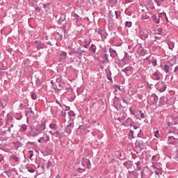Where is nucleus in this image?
I'll list each match as a JSON object with an SVG mask.
<instances>
[{
    "mask_svg": "<svg viewBox=\"0 0 178 178\" xmlns=\"http://www.w3.org/2000/svg\"><path fill=\"white\" fill-rule=\"evenodd\" d=\"M35 127L39 134H42L47 130V121H43L40 124H38Z\"/></svg>",
    "mask_w": 178,
    "mask_h": 178,
    "instance_id": "f257e3e1",
    "label": "nucleus"
},
{
    "mask_svg": "<svg viewBox=\"0 0 178 178\" xmlns=\"http://www.w3.org/2000/svg\"><path fill=\"white\" fill-rule=\"evenodd\" d=\"M155 87L156 90L159 91V92H165V91H166V89L168 88V86L164 81L157 82V83H156L155 85Z\"/></svg>",
    "mask_w": 178,
    "mask_h": 178,
    "instance_id": "f03ea898",
    "label": "nucleus"
},
{
    "mask_svg": "<svg viewBox=\"0 0 178 178\" xmlns=\"http://www.w3.org/2000/svg\"><path fill=\"white\" fill-rule=\"evenodd\" d=\"M40 135V134L38 133V131H37V129L35 128V126H31L30 127V129L28 132V136L29 137H38V136Z\"/></svg>",
    "mask_w": 178,
    "mask_h": 178,
    "instance_id": "7ed1b4c3",
    "label": "nucleus"
},
{
    "mask_svg": "<svg viewBox=\"0 0 178 178\" xmlns=\"http://www.w3.org/2000/svg\"><path fill=\"white\" fill-rule=\"evenodd\" d=\"M113 106L117 109V111H120L122 109V102L120 99L118 97H114L113 99Z\"/></svg>",
    "mask_w": 178,
    "mask_h": 178,
    "instance_id": "20e7f679",
    "label": "nucleus"
},
{
    "mask_svg": "<svg viewBox=\"0 0 178 178\" xmlns=\"http://www.w3.org/2000/svg\"><path fill=\"white\" fill-rule=\"evenodd\" d=\"M81 165L84 168H82L83 170H86V168L87 169H91V163L90 162V159L87 158L82 159Z\"/></svg>",
    "mask_w": 178,
    "mask_h": 178,
    "instance_id": "39448f33",
    "label": "nucleus"
},
{
    "mask_svg": "<svg viewBox=\"0 0 178 178\" xmlns=\"http://www.w3.org/2000/svg\"><path fill=\"white\" fill-rule=\"evenodd\" d=\"M73 127H74V122H68V124L64 129L65 133H66V134L68 136H70V134H72V130H73Z\"/></svg>",
    "mask_w": 178,
    "mask_h": 178,
    "instance_id": "423d86ee",
    "label": "nucleus"
},
{
    "mask_svg": "<svg viewBox=\"0 0 178 178\" xmlns=\"http://www.w3.org/2000/svg\"><path fill=\"white\" fill-rule=\"evenodd\" d=\"M25 113L27 122H29V120L34 119V111H33V109L31 108H28Z\"/></svg>",
    "mask_w": 178,
    "mask_h": 178,
    "instance_id": "0eeeda50",
    "label": "nucleus"
},
{
    "mask_svg": "<svg viewBox=\"0 0 178 178\" xmlns=\"http://www.w3.org/2000/svg\"><path fill=\"white\" fill-rule=\"evenodd\" d=\"M158 97L156 94H152L149 98V105H156L158 104Z\"/></svg>",
    "mask_w": 178,
    "mask_h": 178,
    "instance_id": "6e6552de",
    "label": "nucleus"
},
{
    "mask_svg": "<svg viewBox=\"0 0 178 178\" xmlns=\"http://www.w3.org/2000/svg\"><path fill=\"white\" fill-rule=\"evenodd\" d=\"M168 144L171 145H177L178 138L173 136H169L167 141Z\"/></svg>",
    "mask_w": 178,
    "mask_h": 178,
    "instance_id": "1a4fd4ad",
    "label": "nucleus"
},
{
    "mask_svg": "<svg viewBox=\"0 0 178 178\" xmlns=\"http://www.w3.org/2000/svg\"><path fill=\"white\" fill-rule=\"evenodd\" d=\"M68 116H69V122L70 123H74V119H76V113H74V111H70L68 112Z\"/></svg>",
    "mask_w": 178,
    "mask_h": 178,
    "instance_id": "9d476101",
    "label": "nucleus"
},
{
    "mask_svg": "<svg viewBox=\"0 0 178 178\" xmlns=\"http://www.w3.org/2000/svg\"><path fill=\"white\" fill-rule=\"evenodd\" d=\"M5 127H13V118H8L6 119V126Z\"/></svg>",
    "mask_w": 178,
    "mask_h": 178,
    "instance_id": "9b49d317",
    "label": "nucleus"
},
{
    "mask_svg": "<svg viewBox=\"0 0 178 178\" xmlns=\"http://www.w3.org/2000/svg\"><path fill=\"white\" fill-rule=\"evenodd\" d=\"M35 44L36 46L37 49H44V48H47L45 44H44L40 40H35Z\"/></svg>",
    "mask_w": 178,
    "mask_h": 178,
    "instance_id": "f8f14e48",
    "label": "nucleus"
},
{
    "mask_svg": "<svg viewBox=\"0 0 178 178\" xmlns=\"http://www.w3.org/2000/svg\"><path fill=\"white\" fill-rule=\"evenodd\" d=\"M133 126V119L128 118L125 121L122 122V126Z\"/></svg>",
    "mask_w": 178,
    "mask_h": 178,
    "instance_id": "ddd939ff",
    "label": "nucleus"
},
{
    "mask_svg": "<svg viewBox=\"0 0 178 178\" xmlns=\"http://www.w3.org/2000/svg\"><path fill=\"white\" fill-rule=\"evenodd\" d=\"M97 33L99 34V35H101L102 40H105L106 38V32H105V31L99 29L97 31Z\"/></svg>",
    "mask_w": 178,
    "mask_h": 178,
    "instance_id": "4468645a",
    "label": "nucleus"
},
{
    "mask_svg": "<svg viewBox=\"0 0 178 178\" xmlns=\"http://www.w3.org/2000/svg\"><path fill=\"white\" fill-rule=\"evenodd\" d=\"M66 58H67V53L63 51L60 54L59 62H65V60H66Z\"/></svg>",
    "mask_w": 178,
    "mask_h": 178,
    "instance_id": "2eb2a0df",
    "label": "nucleus"
},
{
    "mask_svg": "<svg viewBox=\"0 0 178 178\" xmlns=\"http://www.w3.org/2000/svg\"><path fill=\"white\" fill-rule=\"evenodd\" d=\"M54 136L55 137H56V138L60 139V138H63L65 134L59 131H56V132H54Z\"/></svg>",
    "mask_w": 178,
    "mask_h": 178,
    "instance_id": "dca6fc26",
    "label": "nucleus"
},
{
    "mask_svg": "<svg viewBox=\"0 0 178 178\" xmlns=\"http://www.w3.org/2000/svg\"><path fill=\"white\" fill-rule=\"evenodd\" d=\"M41 140L43 141V143H48L49 141V136H48L47 134H43L42 136L40 137Z\"/></svg>",
    "mask_w": 178,
    "mask_h": 178,
    "instance_id": "f3484780",
    "label": "nucleus"
},
{
    "mask_svg": "<svg viewBox=\"0 0 178 178\" xmlns=\"http://www.w3.org/2000/svg\"><path fill=\"white\" fill-rule=\"evenodd\" d=\"M122 102H124V104L129 105V104H130L131 99L130 98H129V97H127V95H126V96L122 97Z\"/></svg>",
    "mask_w": 178,
    "mask_h": 178,
    "instance_id": "a211bd4d",
    "label": "nucleus"
},
{
    "mask_svg": "<svg viewBox=\"0 0 178 178\" xmlns=\"http://www.w3.org/2000/svg\"><path fill=\"white\" fill-rule=\"evenodd\" d=\"M121 70H122V72L125 73V74H127V72H133L134 68H133V67L128 66Z\"/></svg>",
    "mask_w": 178,
    "mask_h": 178,
    "instance_id": "6ab92c4d",
    "label": "nucleus"
},
{
    "mask_svg": "<svg viewBox=\"0 0 178 178\" xmlns=\"http://www.w3.org/2000/svg\"><path fill=\"white\" fill-rule=\"evenodd\" d=\"M110 6L114 8V6L118 3V0H107Z\"/></svg>",
    "mask_w": 178,
    "mask_h": 178,
    "instance_id": "aec40b11",
    "label": "nucleus"
},
{
    "mask_svg": "<svg viewBox=\"0 0 178 178\" xmlns=\"http://www.w3.org/2000/svg\"><path fill=\"white\" fill-rule=\"evenodd\" d=\"M109 55L108 54H105L103 56L102 58L104 59L103 63H108L109 62Z\"/></svg>",
    "mask_w": 178,
    "mask_h": 178,
    "instance_id": "412c9836",
    "label": "nucleus"
},
{
    "mask_svg": "<svg viewBox=\"0 0 178 178\" xmlns=\"http://www.w3.org/2000/svg\"><path fill=\"white\" fill-rule=\"evenodd\" d=\"M89 51H90V52H93V54H95L97 52V46H95V44H91Z\"/></svg>",
    "mask_w": 178,
    "mask_h": 178,
    "instance_id": "4be33fe9",
    "label": "nucleus"
},
{
    "mask_svg": "<svg viewBox=\"0 0 178 178\" xmlns=\"http://www.w3.org/2000/svg\"><path fill=\"white\" fill-rule=\"evenodd\" d=\"M127 62H129V59L126 58L125 57L120 60V63L123 65V66H124V65H127Z\"/></svg>",
    "mask_w": 178,
    "mask_h": 178,
    "instance_id": "5701e85b",
    "label": "nucleus"
},
{
    "mask_svg": "<svg viewBox=\"0 0 178 178\" xmlns=\"http://www.w3.org/2000/svg\"><path fill=\"white\" fill-rule=\"evenodd\" d=\"M167 44L169 47V49L173 50V49L175 48V42L172 41H168Z\"/></svg>",
    "mask_w": 178,
    "mask_h": 178,
    "instance_id": "b1692460",
    "label": "nucleus"
},
{
    "mask_svg": "<svg viewBox=\"0 0 178 178\" xmlns=\"http://www.w3.org/2000/svg\"><path fill=\"white\" fill-rule=\"evenodd\" d=\"M154 173L158 177H160L159 175H162V168H156V170H154Z\"/></svg>",
    "mask_w": 178,
    "mask_h": 178,
    "instance_id": "393cba45",
    "label": "nucleus"
},
{
    "mask_svg": "<svg viewBox=\"0 0 178 178\" xmlns=\"http://www.w3.org/2000/svg\"><path fill=\"white\" fill-rule=\"evenodd\" d=\"M152 19L157 24H159L161 23V19L158 18L156 15H152Z\"/></svg>",
    "mask_w": 178,
    "mask_h": 178,
    "instance_id": "a878e982",
    "label": "nucleus"
},
{
    "mask_svg": "<svg viewBox=\"0 0 178 178\" xmlns=\"http://www.w3.org/2000/svg\"><path fill=\"white\" fill-rule=\"evenodd\" d=\"M139 50L140 51L141 56H145V55H147V52H145V50H144V48H143V47L140 46Z\"/></svg>",
    "mask_w": 178,
    "mask_h": 178,
    "instance_id": "bb28decb",
    "label": "nucleus"
},
{
    "mask_svg": "<svg viewBox=\"0 0 178 178\" xmlns=\"http://www.w3.org/2000/svg\"><path fill=\"white\" fill-rule=\"evenodd\" d=\"M163 70H164L165 73H169L170 70H172V68H170V66H169L168 65H165Z\"/></svg>",
    "mask_w": 178,
    "mask_h": 178,
    "instance_id": "cd10ccee",
    "label": "nucleus"
},
{
    "mask_svg": "<svg viewBox=\"0 0 178 178\" xmlns=\"http://www.w3.org/2000/svg\"><path fill=\"white\" fill-rule=\"evenodd\" d=\"M135 165H136V170H138V171L141 170V169H142L141 162L138 161V162L135 163Z\"/></svg>",
    "mask_w": 178,
    "mask_h": 178,
    "instance_id": "c85d7f7f",
    "label": "nucleus"
},
{
    "mask_svg": "<svg viewBox=\"0 0 178 178\" xmlns=\"http://www.w3.org/2000/svg\"><path fill=\"white\" fill-rule=\"evenodd\" d=\"M126 120V116L122 115V117H119L117 120H118V122H120V123H122V124H123V122H124V120Z\"/></svg>",
    "mask_w": 178,
    "mask_h": 178,
    "instance_id": "c756f323",
    "label": "nucleus"
},
{
    "mask_svg": "<svg viewBox=\"0 0 178 178\" xmlns=\"http://www.w3.org/2000/svg\"><path fill=\"white\" fill-rule=\"evenodd\" d=\"M66 20V15H60V19L58 20V23L60 24L61 22H65Z\"/></svg>",
    "mask_w": 178,
    "mask_h": 178,
    "instance_id": "7c9ffc66",
    "label": "nucleus"
},
{
    "mask_svg": "<svg viewBox=\"0 0 178 178\" xmlns=\"http://www.w3.org/2000/svg\"><path fill=\"white\" fill-rule=\"evenodd\" d=\"M160 102L161 104H162V105H165V104H166V98L165 97V96H162L161 97H160Z\"/></svg>",
    "mask_w": 178,
    "mask_h": 178,
    "instance_id": "2f4dec72",
    "label": "nucleus"
},
{
    "mask_svg": "<svg viewBox=\"0 0 178 178\" xmlns=\"http://www.w3.org/2000/svg\"><path fill=\"white\" fill-rule=\"evenodd\" d=\"M21 128H22V133H26V131H27V125H26V124H23L21 126Z\"/></svg>",
    "mask_w": 178,
    "mask_h": 178,
    "instance_id": "473e14b6",
    "label": "nucleus"
},
{
    "mask_svg": "<svg viewBox=\"0 0 178 178\" xmlns=\"http://www.w3.org/2000/svg\"><path fill=\"white\" fill-rule=\"evenodd\" d=\"M154 2H156L157 6H161L162 3H163V0H154Z\"/></svg>",
    "mask_w": 178,
    "mask_h": 178,
    "instance_id": "72a5a7b5",
    "label": "nucleus"
},
{
    "mask_svg": "<svg viewBox=\"0 0 178 178\" xmlns=\"http://www.w3.org/2000/svg\"><path fill=\"white\" fill-rule=\"evenodd\" d=\"M134 131H133V130H130V131L128 134L129 138H134Z\"/></svg>",
    "mask_w": 178,
    "mask_h": 178,
    "instance_id": "f704fd0d",
    "label": "nucleus"
},
{
    "mask_svg": "<svg viewBox=\"0 0 178 178\" xmlns=\"http://www.w3.org/2000/svg\"><path fill=\"white\" fill-rule=\"evenodd\" d=\"M72 16L73 17H76V22H79V15H77L76 13H74V12H72Z\"/></svg>",
    "mask_w": 178,
    "mask_h": 178,
    "instance_id": "c9c22d12",
    "label": "nucleus"
},
{
    "mask_svg": "<svg viewBox=\"0 0 178 178\" xmlns=\"http://www.w3.org/2000/svg\"><path fill=\"white\" fill-rule=\"evenodd\" d=\"M125 26L126 27H131V26H133V23H131V22L127 21L125 22Z\"/></svg>",
    "mask_w": 178,
    "mask_h": 178,
    "instance_id": "e433bc0d",
    "label": "nucleus"
},
{
    "mask_svg": "<svg viewBox=\"0 0 178 178\" xmlns=\"http://www.w3.org/2000/svg\"><path fill=\"white\" fill-rule=\"evenodd\" d=\"M29 152V159L33 161V159L31 158H33V156L34 155V152L33 150H30Z\"/></svg>",
    "mask_w": 178,
    "mask_h": 178,
    "instance_id": "4c0bfd02",
    "label": "nucleus"
},
{
    "mask_svg": "<svg viewBox=\"0 0 178 178\" xmlns=\"http://www.w3.org/2000/svg\"><path fill=\"white\" fill-rule=\"evenodd\" d=\"M56 83H58V84H60V83H62V76H59L58 78H57L56 79Z\"/></svg>",
    "mask_w": 178,
    "mask_h": 178,
    "instance_id": "58836bf2",
    "label": "nucleus"
},
{
    "mask_svg": "<svg viewBox=\"0 0 178 178\" xmlns=\"http://www.w3.org/2000/svg\"><path fill=\"white\" fill-rule=\"evenodd\" d=\"M47 154L52 155V152H54V149H52L51 148H48V149H47Z\"/></svg>",
    "mask_w": 178,
    "mask_h": 178,
    "instance_id": "ea45409f",
    "label": "nucleus"
},
{
    "mask_svg": "<svg viewBox=\"0 0 178 178\" xmlns=\"http://www.w3.org/2000/svg\"><path fill=\"white\" fill-rule=\"evenodd\" d=\"M115 15L116 16V19H119L120 17V11H115Z\"/></svg>",
    "mask_w": 178,
    "mask_h": 178,
    "instance_id": "a19ab883",
    "label": "nucleus"
},
{
    "mask_svg": "<svg viewBox=\"0 0 178 178\" xmlns=\"http://www.w3.org/2000/svg\"><path fill=\"white\" fill-rule=\"evenodd\" d=\"M27 170H28V172H29L30 173H34V169H33V168H31V167H28V168H27Z\"/></svg>",
    "mask_w": 178,
    "mask_h": 178,
    "instance_id": "79ce46f5",
    "label": "nucleus"
},
{
    "mask_svg": "<svg viewBox=\"0 0 178 178\" xmlns=\"http://www.w3.org/2000/svg\"><path fill=\"white\" fill-rule=\"evenodd\" d=\"M43 8L45 9V10H48V9H49V3L44 4Z\"/></svg>",
    "mask_w": 178,
    "mask_h": 178,
    "instance_id": "37998d69",
    "label": "nucleus"
},
{
    "mask_svg": "<svg viewBox=\"0 0 178 178\" xmlns=\"http://www.w3.org/2000/svg\"><path fill=\"white\" fill-rule=\"evenodd\" d=\"M109 52L111 53V54H116V50L113 49L112 47H110Z\"/></svg>",
    "mask_w": 178,
    "mask_h": 178,
    "instance_id": "c03bdc74",
    "label": "nucleus"
},
{
    "mask_svg": "<svg viewBox=\"0 0 178 178\" xmlns=\"http://www.w3.org/2000/svg\"><path fill=\"white\" fill-rule=\"evenodd\" d=\"M84 48H88V47H90V42H87L86 40L84 41Z\"/></svg>",
    "mask_w": 178,
    "mask_h": 178,
    "instance_id": "a18cd8bd",
    "label": "nucleus"
},
{
    "mask_svg": "<svg viewBox=\"0 0 178 178\" xmlns=\"http://www.w3.org/2000/svg\"><path fill=\"white\" fill-rule=\"evenodd\" d=\"M154 137H156V138H159V131H156L154 132Z\"/></svg>",
    "mask_w": 178,
    "mask_h": 178,
    "instance_id": "49530a36",
    "label": "nucleus"
},
{
    "mask_svg": "<svg viewBox=\"0 0 178 178\" xmlns=\"http://www.w3.org/2000/svg\"><path fill=\"white\" fill-rule=\"evenodd\" d=\"M31 97L33 100L37 99V95L35 93H32Z\"/></svg>",
    "mask_w": 178,
    "mask_h": 178,
    "instance_id": "de8ad7c7",
    "label": "nucleus"
},
{
    "mask_svg": "<svg viewBox=\"0 0 178 178\" xmlns=\"http://www.w3.org/2000/svg\"><path fill=\"white\" fill-rule=\"evenodd\" d=\"M49 127V129H55L56 127V124H50Z\"/></svg>",
    "mask_w": 178,
    "mask_h": 178,
    "instance_id": "09e8293b",
    "label": "nucleus"
},
{
    "mask_svg": "<svg viewBox=\"0 0 178 178\" xmlns=\"http://www.w3.org/2000/svg\"><path fill=\"white\" fill-rule=\"evenodd\" d=\"M174 158H175V161H178V149L175 152Z\"/></svg>",
    "mask_w": 178,
    "mask_h": 178,
    "instance_id": "8fccbe9b",
    "label": "nucleus"
},
{
    "mask_svg": "<svg viewBox=\"0 0 178 178\" xmlns=\"http://www.w3.org/2000/svg\"><path fill=\"white\" fill-rule=\"evenodd\" d=\"M157 34H159V35H161V34H162V28L159 27L157 29Z\"/></svg>",
    "mask_w": 178,
    "mask_h": 178,
    "instance_id": "3c124183",
    "label": "nucleus"
},
{
    "mask_svg": "<svg viewBox=\"0 0 178 178\" xmlns=\"http://www.w3.org/2000/svg\"><path fill=\"white\" fill-rule=\"evenodd\" d=\"M37 87H40V84H41V82L40 81V79H36L35 81Z\"/></svg>",
    "mask_w": 178,
    "mask_h": 178,
    "instance_id": "603ef678",
    "label": "nucleus"
},
{
    "mask_svg": "<svg viewBox=\"0 0 178 178\" xmlns=\"http://www.w3.org/2000/svg\"><path fill=\"white\" fill-rule=\"evenodd\" d=\"M13 159H14V161H15V162H19V161H20V159L17 156H13Z\"/></svg>",
    "mask_w": 178,
    "mask_h": 178,
    "instance_id": "864d4df0",
    "label": "nucleus"
},
{
    "mask_svg": "<svg viewBox=\"0 0 178 178\" xmlns=\"http://www.w3.org/2000/svg\"><path fill=\"white\" fill-rule=\"evenodd\" d=\"M124 58H127L129 60V53L124 51Z\"/></svg>",
    "mask_w": 178,
    "mask_h": 178,
    "instance_id": "5fc2aeb1",
    "label": "nucleus"
},
{
    "mask_svg": "<svg viewBox=\"0 0 178 178\" xmlns=\"http://www.w3.org/2000/svg\"><path fill=\"white\" fill-rule=\"evenodd\" d=\"M107 79L108 80H109L110 83H113V80L112 79V77L110 75H108Z\"/></svg>",
    "mask_w": 178,
    "mask_h": 178,
    "instance_id": "6e6d98bb",
    "label": "nucleus"
},
{
    "mask_svg": "<svg viewBox=\"0 0 178 178\" xmlns=\"http://www.w3.org/2000/svg\"><path fill=\"white\" fill-rule=\"evenodd\" d=\"M1 104L3 106H6V99H3L1 101Z\"/></svg>",
    "mask_w": 178,
    "mask_h": 178,
    "instance_id": "4d7b16f0",
    "label": "nucleus"
},
{
    "mask_svg": "<svg viewBox=\"0 0 178 178\" xmlns=\"http://www.w3.org/2000/svg\"><path fill=\"white\" fill-rule=\"evenodd\" d=\"M61 115L65 118L66 116V110L62 111Z\"/></svg>",
    "mask_w": 178,
    "mask_h": 178,
    "instance_id": "13d9d810",
    "label": "nucleus"
},
{
    "mask_svg": "<svg viewBox=\"0 0 178 178\" xmlns=\"http://www.w3.org/2000/svg\"><path fill=\"white\" fill-rule=\"evenodd\" d=\"M152 66H156L158 63H156V60H154L152 62Z\"/></svg>",
    "mask_w": 178,
    "mask_h": 178,
    "instance_id": "bf43d9fd",
    "label": "nucleus"
},
{
    "mask_svg": "<svg viewBox=\"0 0 178 178\" xmlns=\"http://www.w3.org/2000/svg\"><path fill=\"white\" fill-rule=\"evenodd\" d=\"M54 90L56 94H58V92H60V91L62 90V89H59V88H54Z\"/></svg>",
    "mask_w": 178,
    "mask_h": 178,
    "instance_id": "052dcab7",
    "label": "nucleus"
},
{
    "mask_svg": "<svg viewBox=\"0 0 178 178\" xmlns=\"http://www.w3.org/2000/svg\"><path fill=\"white\" fill-rule=\"evenodd\" d=\"M140 118L142 119H144L145 118V115H144V113H143V111H140Z\"/></svg>",
    "mask_w": 178,
    "mask_h": 178,
    "instance_id": "680f3d73",
    "label": "nucleus"
},
{
    "mask_svg": "<svg viewBox=\"0 0 178 178\" xmlns=\"http://www.w3.org/2000/svg\"><path fill=\"white\" fill-rule=\"evenodd\" d=\"M50 166H52V163H51V161H48L47 165V169H49Z\"/></svg>",
    "mask_w": 178,
    "mask_h": 178,
    "instance_id": "e2e57ef3",
    "label": "nucleus"
},
{
    "mask_svg": "<svg viewBox=\"0 0 178 178\" xmlns=\"http://www.w3.org/2000/svg\"><path fill=\"white\" fill-rule=\"evenodd\" d=\"M129 111L132 115H134V113H136V111L133 110L131 108H129Z\"/></svg>",
    "mask_w": 178,
    "mask_h": 178,
    "instance_id": "0e129e2a",
    "label": "nucleus"
},
{
    "mask_svg": "<svg viewBox=\"0 0 178 178\" xmlns=\"http://www.w3.org/2000/svg\"><path fill=\"white\" fill-rule=\"evenodd\" d=\"M38 143H39L40 144H42V143H44V141L42 140V139H41V138H40L38 140Z\"/></svg>",
    "mask_w": 178,
    "mask_h": 178,
    "instance_id": "69168bd1",
    "label": "nucleus"
},
{
    "mask_svg": "<svg viewBox=\"0 0 178 178\" xmlns=\"http://www.w3.org/2000/svg\"><path fill=\"white\" fill-rule=\"evenodd\" d=\"M115 89L120 90V91L122 90V89H120V86H119V85L115 86Z\"/></svg>",
    "mask_w": 178,
    "mask_h": 178,
    "instance_id": "338daca9",
    "label": "nucleus"
},
{
    "mask_svg": "<svg viewBox=\"0 0 178 178\" xmlns=\"http://www.w3.org/2000/svg\"><path fill=\"white\" fill-rule=\"evenodd\" d=\"M56 103L58 104L59 106H60V108H62V104H60V102H59L58 100H56Z\"/></svg>",
    "mask_w": 178,
    "mask_h": 178,
    "instance_id": "774afa93",
    "label": "nucleus"
}]
</instances>
